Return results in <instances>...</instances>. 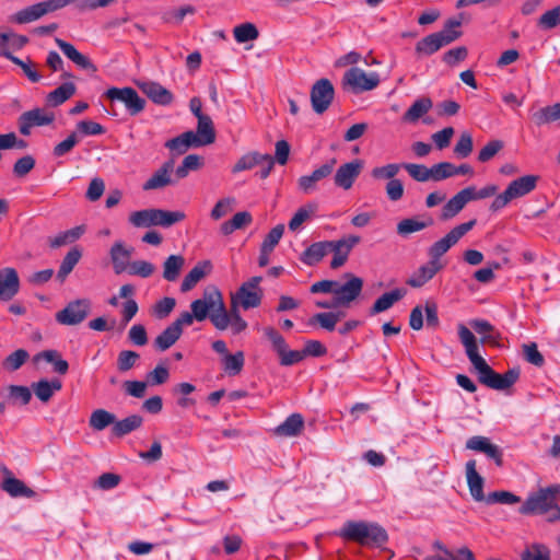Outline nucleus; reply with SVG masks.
Returning a JSON list of instances; mask_svg holds the SVG:
<instances>
[{
    "instance_id": "6e6552de",
    "label": "nucleus",
    "mask_w": 560,
    "mask_h": 560,
    "mask_svg": "<svg viewBox=\"0 0 560 560\" xmlns=\"http://www.w3.org/2000/svg\"><path fill=\"white\" fill-rule=\"evenodd\" d=\"M311 104L316 114L325 113L334 101L335 89L328 79L317 80L311 89Z\"/></svg>"
},
{
    "instance_id": "c85d7f7f",
    "label": "nucleus",
    "mask_w": 560,
    "mask_h": 560,
    "mask_svg": "<svg viewBox=\"0 0 560 560\" xmlns=\"http://www.w3.org/2000/svg\"><path fill=\"white\" fill-rule=\"evenodd\" d=\"M211 269L209 260L198 262L183 279L180 284L182 292L190 291Z\"/></svg>"
},
{
    "instance_id": "f03ea898",
    "label": "nucleus",
    "mask_w": 560,
    "mask_h": 560,
    "mask_svg": "<svg viewBox=\"0 0 560 560\" xmlns=\"http://www.w3.org/2000/svg\"><path fill=\"white\" fill-rule=\"evenodd\" d=\"M337 535L345 540L369 547H381L388 540V535L381 525L364 521H347Z\"/></svg>"
},
{
    "instance_id": "680f3d73",
    "label": "nucleus",
    "mask_w": 560,
    "mask_h": 560,
    "mask_svg": "<svg viewBox=\"0 0 560 560\" xmlns=\"http://www.w3.org/2000/svg\"><path fill=\"white\" fill-rule=\"evenodd\" d=\"M30 354L24 349H18L9 354L2 362V365L8 371L19 370L28 359Z\"/></svg>"
},
{
    "instance_id": "c756f323",
    "label": "nucleus",
    "mask_w": 560,
    "mask_h": 560,
    "mask_svg": "<svg viewBox=\"0 0 560 560\" xmlns=\"http://www.w3.org/2000/svg\"><path fill=\"white\" fill-rule=\"evenodd\" d=\"M77 92V86L72 82H65L46 96V102L51 107H57L72 97Z\"/></svg>"
},
{
    "instance_id": "37998d69",
    "label": "nucleus",
    "mask_w": 560,
    "mask_h": 560,
    "mask_svg": "<svg viewBox=\"0 0 560 560\" xmlns=\"http://www.w3.org/2000/svg\"><path fill=\"white\" fill-rule=\"evenodd\" d=\"M116 416L105 409L94 410L89 419V425L95 431H103L115 423Z\"/></svg>"
},
{
    "instance_id": "864d4df0",
    "label": "nucleus",
    "mask_w": 560,
    "mask_h": 560,
    "mask_svg": "<svg viewBox=\"0 0 560 560\" xmlns=\"http://www.w3.org/2000/svg\"><path fill=\"white\" fill-rule=\"evenodd\" d=\"M202 166V159L197 154H189L184 158L182 164L175 170L177 179L188 176L189 172L197 171Z\"/></svg>"
},
{
    "instance_id": "ea45409f",
    "label": "nucleus",
    "mask_w": 560,
    "mask_h": 560,
    "mask_svg": "<svg viewBox=\"0 0 560 560\" xmlns=\"http://www.w3.org/2000/svg\"><path fill=\"white\" fill-rule=\"evenodd\" d=\"M185 265V258L182 255H171L163 264V278L170 282L176 281Z\"/></svg>"
},
{
    "instance_id": "0e129e2a",
    "label": "nucleus",
    "mask_w": 560,
    "mask_h": 560,
    "mask_svg": "<svg viewBox=\"0 0 560 560\" xmlns=\"http://www.w3.org/2000/svg\"><path fill=\"white\" fill-rule=\"evenodd\" d=\"M518 502H521L520 497L505 490L490 492L486 499L487 504H515Z\"/></svg>"
},
{
    "instance_id": "2eb2a0df",
    "label": "nucleus",
    "mask_w": 560,
    "mask_h": 560,
    "mask_svg": "<svg viewBox=\"0 0 560 560\" xmlns=\"http://www.w3.org/2000/svg\"><path fill=\"white\" fill-rule=\"evenodd\" d=\"M20 290V279L14 268L7 267L0 270V301L12 300Z\"/></svg>"
},
{
    "instance_id": "8fccbe9b",
    "label": "nucleus",
    "mask_w": 560,
    "mask_h": 560,
    "mask_svg": "<svg viewBox=\"0 0 560 560\" xmlns=\"http://www.w3.org/2000/svg\"><path fill=\"white\" fill-rule=\"evenodd\" d=\"M197 119V135L203 140V142L207 145L213 143L215 141V130L211 117L205 115Z\"/></svg>"
},
{
    "instance_id": "dca6fc26",
    "label": "nucleus",
    "mask_w": 560,
    "mask_h": 560,
    "mask_svg": "<svg viewBox=\"0 0 560 560\" xmlns=\"http://www.w3.org/2000/svg\"><path fill=\"white\" fill-rule=\"evenodd\" d=\"M465 470L470 495L477 502H486L487 495H485L483 492L485 479L478 474L476 469V460H468L465 465Z\"/></svg>"
},
{
    "instance_id": "393cba45",
    "label": "nucleus",
    "mask_w": 560,
    "mask_h": 560,
    "mask_svg": "<svg viewBox=\"0 0 560 560\" xmlns=\"http://www.w3.org/2000/svg\"><path fill=\"white\" fill-rule=\"evenodd\" d=\"M328 241L311 244L300 256V260L306 266L317 265L329 253Z\"/></svg>"
},
{
    "instance_id": "79ce46f5",
    "label": "nucleus",
    "mask_w": 560,
    "mask_h": 560,
    "mask_svg": "<svg viewBox=\"0 0 560 560\" xmlns=\"http://www.w3.org/2000/svg\"><path fill=\"white\" fill-rule=\"evenodd\" d=\"M85 229L83 225L74 226L70 230L59 233L55 237L49 238V245L51 248H58L67 244H71L79 240Z\"/></svg>"
},
{
    "instance_id": "69168bd1",
    "label": "nucleus",
    "mask_w": 560,
    "mask_h": 560,
    "mask_svg": "<svg viewBox=\"0 0 560 560\" xmlns=\"http://www.w3.org/2000/svg\"><path fill=\"white\" fill-rule=\"evenodd\" d=\"M80 138L77 131H72L65 140L57 143L52 149V154L56 158H61L68 154L78 144Z\"/></svg>"
},
{
    "instance_id": "de8ad7c7",
    "label": "nucleus",
    "mask_w": 560,
    "mask_h": 560,
    "mask_svg": "<svg viewBox=\"0 0 560 560\" xmlns=\"http://www.w3.org/2000/svg\"><path fill=\"white\" fill-rule=\"evenodd\" d=\"M44 359L46 362L54 365V371L60 375L67 374L69 364L61 358V354L57 350H45L35 357V360Z\"/></svg>"
},
{
    "instance_id": "39448f33",
    "label": "nucleus",
    "mask_w": 560,
    "mask_h": 560,
    "mask_svg": "<svg viewBox=\"0 0 560 560\" xmlns=\"http://www.w3.org/2000/svg\"><path fill=\"white\" fill-rule=\"evenodd\" d=\"M476 225V219L453 228L444 237L434 242L429 248L431 260L439 262L440 258L448 252L466 233Z\"/></svg>"
},
{
    "instance_id": "aec40b11",
    "label": "nucleus",
    "mask_w": 560,
    "mask_h": 560,
    "mask_svg": "<svg viewBox=\"0 0 560 560\" xmlns=\"http://www.w3.org/2000/svg\"><path fill=\"white\" fill-rule=\"evenodd\" d=\"M336 160L332 159L330 162L323 164L320 167L313 171L311 175H305L299 179V188L308 194L316 187V183L331 174Z\"/></svg>"
},
{
    "instance_id": "bf43d9fd",
    "label": "nucleus",
    "mask_w": 560,
    "mask_h": 560,
    "mask_svg": "<svg viewBox=\"0 0 560 560\" xmlns=\"http://www.w3.org/2000/svg\"><path fill=\"white\" fill-rule=\"evenodd\" d=\"M8 397L13 402H20L21 405H27L32 399V392L27 386L23 385H9Z\"/></svg>"
},
{
    "instance_id": "c03bdc74",
    "label": "nucleus",
    "mask_w": 560,
    "mask_h": 560,
    "mask_svg": "<svg viewBox=\"0 0 560 560\" xmlns=\"http://www.w3.org/2000/svg\"><path fill=\"white\" fill-rule=\"evenodd\" d=\"M442 44L435 33H432L420 39L415 47L418 57L431 56L442 48Z\"/></svg>"
},
{
    "instance_id": "ddd939ff",
    "label": "nucleus",
    "mask_w": 560,
    "mask_h": 560,
    "mask_svg": "<svg viewBox=\"0 0 560 560\" xmlns=\"http://www.w3.org/2000/svg\"><path fill=\"white\" fill-rule=\"evenodd\" d=\"M175 161L170 159L165 161L160 168H158L153 175L143 184V190L161 189L168 185L175 184V180L171 177L174 172Z\"/></svg>"
},
{
    "instance_id": "5701e85b",
    "label": "nucleus",
    "mask_w": 560,
    "mask_h": 560,
    "mask_svg": "<svg viewBox=\"0 0 560 560\" xmlns=\"http://www.w3.org/2000/svg\"><path fill=\"white\" fill-rule=\"evenodd\" d=\"M538 179L539 177L537 175L518 177L509 184L506 190L513 199L524 197L536 188Z\"/></svg>"
},
{
    "instance_id": "4468645a",
    "label": "nucleus",
    "mask_w": 560,
    "mask_h": 560,
    "mask_svg": "<svg viewBox=\"0 0 560 560\" xmlns=\"http://www.w3.org/2000/svg\"><path fill=\"white\" fill-rule=\"evenodd\" d=\"M362 166L361 160H354L339 166L334 177L335 185L345 190L350 189L360 175Z\"/></svg>"
},
{
    "instance_id": "9d476101",
    "label": "nucleus",
    "mask_w": 560,
    "mask_h": 560,
    "mask_svg": "<svg viewBox=\"0 0 560 560\" xmlns=\"http://www.w3.org/2000/svg\"><path fill=\"white\" fill-rule=\"evenodd\" d=\"M221 292L215 287L207 288L203 291L202 298L197 299L190 303V310L197 322H203L211 316V312L218 304Z\"/></svg>"
},
{
    "instance_id": "9b49d317",
    "label": "nucleus",
    "mask_w": 560,
    "mask_h": 560,
    "mask_svg": "<svg viewBox=\"0 0 560 560\" xmlns=\"http://www.w3.org/2000/svg\"><path fill=\"white\" fill-rule=\"evenodd\" d=\"M54 120V113H47L45 109L37 107L20 115L18 119L19 131L23 136H30L33 127L48 126Z\"/></svg>"
},
{
    "instance_id": "13d9d810",
    "label": "nucleus",
    "mask_w": 560,
    "mask_h": 560,
    "mask_svg": "<svg viewBox=\"0 0 560 560\" xmlns=\"http://www.w3.org/2000/svg\"><path fill=\"white\" fill-rule=\"evenodd\" d=\"M223 369L229 375H237L244 366V353L242 351L235 354H226L222 359Z\"/></svg>"
},
{
    "instance_id": "052dcab7",
    "label": "nucleus",
    "mask_w": 560,
    "mask_h": 560,
    "mask_svg": "<svg viewBox=\"0 0 560 560\" xmlns=\"http://www.w3.org/2000/svg\"><path fill=\"white\" fill-rule=\"evenodd\" d=\"M560 25V4L546 11L537 21V26L541 30H552Z\"/></svg>"
},
{
    "instance_id": "603ef678",
    "label": "nucleus",
    "mask_w": 560,
    "mask_h": 560,
    "mask_svg": "<svg viewBox=\"0 0 560 560\" xmlns=\"http://www.w3.org/2000/svg\"><path fill=\"white\" fill-rule=\"evenodd\" d=\"M317 211V205L308 202L301 207L289 221V229L296 231L306 220H308Z\"/></svg>"
},
{
    "instance_id": "2f4dec72",
    "label": "nucleus",
    "mask_w": 560,
    "mask_h": 560,
    "mask_svg": "<svg viewBox=\"0 0 560 560\" xmlns=\"http://www.w3.org/2000/svg\"><path fill=\"white\" fill-rule=\"evenodd\" d=\"M303 428V417L300 413H292L275 429V433L279 436H296Z\"/></svg>"
},
{
    "instance_id": "f704fd0d",
    "label": "nucleus",
    "mask_w": 560,
    "mask_h": 560,
    "mask_svg": "<svg viewBox=\"0 0 560 560\" xmlns=\"http://www.w3.org/2000/svg\"><path fill=\"white\" fill-rule=\"evenodd\" d=\"M62 384L59 380H40L32 384L33 392L35 393L36 397L43 402L49 401L54 393L60 390Z\"/></svg>"
},
{
    "instance_id": "423d86ee",
    "label": "nucleus",
    "mask_w": 560,
    "mask_h": 560,
    "mask_svg": "<svg viewBox=\"0 0 560 560\" xmlns=\"http://www.w3.org/2000/svg\"><path fill=\"white\" fill-rule=\"evenodd\" d=\"M92 303L89 299L70 301L62 310L56 313V322L60 325L77 326L84 322L91 313Z\"/></svg>"
},
{
    "instance_id": "20e7f679",
    "label": "nucleus",
    "mask_w": 560,
    "mask_h": 560,
    "mask_svg": "<svg viewBox=\"0 0 560 560\" xmlns=\"http://www.w3.org/2000/svg\"><path fill=\"white\" fill-rule=\"evenodd\" d=\"M380 74L377 72L366 73L359 67H352L347 70L342 78V88L354 94L372 91L380 84Z\"/></svg>"
},
{
    "instance_id": "1a4fd4ad",
    "label": "nucleus",
    "mask_w": 560,
    "mask_h": 560,
    "mask_svg": "<svg viewBox=\"0 0 560 560\" xmlns=\"http://www.w3.org/2000/svg\"><path fill=\"white\" fill-rule=\"evenodd\" d=\"M343 278L347 279L343 284L337 281L335 298H337V304H340V306H349L351 302L360 296L363 280L350 272L345 273Z\"/></svg>"
},
{
    "instance_id": "72a5a7b5",
    "label": "nucleus",
    "mask_w": 560,
    "mask_h": 560,
    "mask_svg": "<svg viewBox=\"0 0 560 560\" xmlns=\"http://www.w3.org/2000/svg\"><path fill=\"white\" fill-rule=\"evenodd\" d=\"M82 257V250L79 246L72 247L67 255L63 257L59 270L57 272V280L63 282L66 278L71 273L75 265Z\"/></svg>"
},
{
    "instance_id": "49530a36",
    "label": "nucleus",
    "mask_w": 560,
    "mask_h": 560,
    "mask_svg": "<svg viewBox=\"0 0 560 560\" xmlns=\"http://www.w3.org/2000/svg\"><path fill=\"white\" fill-rule=\"evenodd\" d=\"M156 209H144L135 211L129 217V222L136 228H151L155 226Z\"/></svg>"
},
{
    "instance_id": "473e14b6",
    "label": "nucleus",
    "mask_w": 560,
    "mask_h": 560,
    "mask_svg": "<svg viewBox=\"0 0 560 560\" xmlns=\"http://www.w3.org/2000/svg\"><path fill=\"white\" fill-rule=\"evenodd\" d=\"M46 14H47V12H46L45 5L42 1V2L32 4L30 7H26L22 10L18 11L12 16V21H14L18 24H26V23L34 22Z\"/></svg>"
},
{
    "instance_id": "7c9ffc66",
    "label": "nucleus",
    "mask_w": 560,
    "mask_h": 560,
    "mask_svg": "<svg viewBox=\"0 0 560 560\" xmlns=\"http://www.w3.org/2000/svg\"><path fill=\"white\" fill-rule=\"evenodd\" d=\"M432 106L433 103L429 97H420L416 100L402 115V121L409 124L417 122L423 115H425L432 108Z\"/></svg>"
},
{
    "instance_id": "e433bc0d",
    "label": "nucleus",
    "mask_w": 560,
    "mask_h": 560,
    "mask_svg": "<svg viewBox=\"0 0 560 560\" xmlns=\"http://www.w3.org/2000/svg\"><path fill=\"white\" fill-rule=\"evenodd\" d=\"M253 217L248 211H241L235 213L231 220L221 224L220 231L223 235H230L236 230H241L249 225Z\"/></svg>"
},
{
    "instance_id": "7ed1b4c3",
    "label": "nucleus",
    "mask_w": 560,
    "mask_h": 560,
    "mask_svg": "<svg viewBox=\"0 0 560 560\" xmlns=\"http://www.w3.org/2000/svg\"><path fill=\"white\" fill-rule=\"evenodd\" d=\"M560 499V485H552L539 489L536 493L529 495L520 508L523 515L545 514L551 512L549 520H560V506L557 501Z\"/></svg>"
},
{
    "instance_id": "774afa93",
    "label": "nucleus",
    "mask_w": 560,
    "mask_h": 560,
    "mask_svg": "<svg viewBox=\"0 0 560 560\" xmlns=\"http://www.w3.org/2000/svg\"><path fill=\"white\" fill-rule=\"evenodd\" d=\"M140 359L139 353L132 350L120 351L117 358V369L120 372H127L131 370L138 360Z\"/></svg>"
},
{
    "instance_id": "6e6d98bb",
    "label": "nucleus",
    "mask_w": 560,
    "mask_h": 560,
    "mask_svg": "<svg viewBox=\"0 0 560 560\" xmlns=\"http://www.w3.org/2000/svg\"><path fill=\"white\" fill-rule=\"evenodd\" d=\"M343 316V313H317L315 314L308 322L310 325H313L315 323L319 324L320 327L328 331H332L336 327V324L340 320V318Z\"/></svg>"
},
{
    "instance_id": "09e8293b",
    "label": "nucleus",
    "mask_w": 560,
    "mask_h": 560,
    "mask_svg": "<svg viewBox=\"0 0 560 560\" xmlns=\"http://www.w3.org/2000/svg\"><path fill=\"white\" fill-rule=\"evenodd\" d=\"M533 119L537 126H542L560 119V103L542 107L533 115Z\"/></svg>"
},
{
    "instance_id": "58836bf2",
    "label": "nucleus",
    "mask_w": 560,
    "mask_h": 560,
    "mask_svg": "<svg viewBox=\"0 0 560 560\" xmlns=\"http://www.w3.org/2000/svg\"><path fill=\"white\" fill-rule=\"evenodd\" d=\"M460 25L462 22L459 20L450 19L446 21L444 27L435 33L443 47L452 44L462 36L463 33L458 30Z\"/></svg>"
},
{
    "instance_id": "a878e982",
    "label": "nucleus",
    "mask_w": 560,
    "mask_h": 560,
    "mask_svg": "<svg viewBox=\"0 0 560 560\" xmlns=\"http://www.w3.org/2000/svg\"><path fill=\"white\" fill-rule=\"evenodd\" d=\"M1 489L5 491L12 498H34L36 492L28 488L22 480L9 476L3 479L1 482Z\"/></svg>"
},
{
    "instance_id": "f8f14e48",
    "label": "nucleus",
    "mask_w": 560,
    "mask_h": 560,
    "mask_svg": "<svg viewBox=\"0 0 560 560\" xmlns=\"http://www.w3.org/2000/svg\"><path fill=\"white\" fill-rule=\"evenodd\" d=\"M361 241L360 236L350 235L338 241H328L329 253L334 254L330 261L331 269H338L346 264L352 248Z\"/></svg>"
},
{
    "instance_id": "6ab92c4d",
    "label": "nucleus",
    "mask_w": 560,
    "mask_h": 560,
    "mask_svg": "<svg viewBox=\"0 0 560 560\" xmlns=\"http://www.w3.org/2000/svg\"><path fill=\"white\" fill-rule=\"evenodd\" d=\"M469 325L477 334L482 335L480 338L481 343H488L492 347H500L501 334L491 323L486 319L476 318L471 319Z\"/></svg>"
},
{
    "instance_id": "a211bd4d",
    "label": "nucleus",
    "mask_w": 560,
    "mask_h": 560,
    "mask_svg": "<svg viewBox=\"0 0 560 560\" xmlns=\"http://www.w3.org/2000/svg\"><path fill=\"white\" fill-rule=\"evenodd\" d=\"M471 200V191L466 188L462 189L443 206L441 211V219L446 221L454 218Z\"/></svg>"
},
{
    "instance_id": "338daca9",
    "label": "nucleus",
    "mask_w": 560,
    "mask_h": 560,
    "mask_svg": "<svg viewBox=\"0 0 560 560\" xmlns=\"http://www.w3.org/2000/svg\"><path fill=\"white\" fill-rule=\"evenodd\" d=\"M522 560H550V550L545 545L534 544L522 553Z\"/></svg>"
},
{
    "instance_id": "0eeeda50",
    "label": "nucleus",
    "mask_w": 560,
    "mask_h": 560,
    "mask_svg": "<svg viewBox=\"0 0 560 560\" xmlns=\"http://www.w3.org/2000/svg\"><path fill=\"white\" fill-rule=\"evenodd\" d=\"M110 101L121 102L131 116L140 114L145 107V100L132 88H110L104 94Z\"/></svg>"
},
{
    "instance_id": "bb28decb",
    "label": "nucleus",
    "mask_w": 560,
    "mask_h": 560,
    "mask_svg": "<svg viewBox=\"0 0 560 560\" xmlns=\"http://www.w3.org/2000/svg\"><path fill=\"white\" fill-rule=\"evenodd\" d=\"M405 294L406 291L404 289H395L382 294L370 308V315L374 316L389 310L396 302L400 301Z\"/></svg>"
},
{
    "instance_id": "4be33fe9",
    "label": "nucleus",
    "mask_w": 560,
    "mask_h": 560,
    "mask_svg": "<svg viewBox=\"0 0 560 560\" xmlns=\"http://www.w3.org/2000/svg\"><path fill=\"white\" fill-rule=\"evenodd\" d=\"M261 299V290H252L245 285H241L235 294L232 295L231 301H235L236 305L242 306L244 310H249L259 306Z\"/></svg>"
},
{
    "instance_id": "5fc2aeb1",
    "label": "nucleus",
    "mask_w": 560,
    "mask_h": 560,
    "mask_svg": "<svg viewBox=\"0 0 560 560\" xmlns=\"http://www.w3.org/2000/svg\"><path fill=\"white\" fill-rule=\"evenodd\" d=\"M401 166L416 182L424 183L428 180H432L431 167L416 163H402Z\"/></svg>"
},
{
    "instance_id": "b1692460",
    "label": "nucleus",
    "mask_w": 560,
    "mask_h": 560,
    "mask_svg": "<svg viewBox=\"0 0 560 560\" xmlns=\"http://www.w3.org/2000/svg\"><path fill=\"white\" fill-rule=\"evenodd\" d=\"M442 268L440 262L430 260L427 265L421 266L408 280L407 284L412 288H421L431 280Z\"/></svg>"
},
{
    "instance_id": "3c124183",
    "label": "nucleus",
    "mask_w": 560,
    "mask_h": 560,
    "mask_svg": "<svg viewBox=\"0 0 560 560\" xmlns=\"http://www.w3.org/2000/svg\"><path fill=\"white\" fill-rule=\"evenodd\" d=\"M155 226L171 228L172 225L185 220L186 214L183 211H168L156 209Z\"/></svg>"
},
{
    "instance_id": "cd10ccee",
    "label": "nucleus",
    "mask_w": 560,
    "mask_h": 560,
    "mask_svg": "<svg viewBox=\"0 0 560 560\" xmlns=\"http://www.w3.org/2000/svg\"><path fill=\"white\" fill-rule=\"evenodd\" d=\"M109 255L115 273H122L127 269L131 249L126 248L121 242H116L112 246Z\"/></svg>"
},
{
    "instance_id": "c9c22d12",
    "label": "nucleus",
    "mask_w": 560,
    "mask_h": 560,
    "mask_svg": "<svg viewBox=\"0 0 560 560\" xmlns=\"http://www.w3.org/2000/svg\"><path fill=\"white\" fill-rule=\"evenodd\" d=\"M143 419L139 415H131L122 420H116L112 433L116 438H122L142 425Z\"/></svg>"
},
{
    "instance_id": "a18cd8bd",
    "label": "nucleus",
    "mask_w": 560,
    "mask_h": 560,
    "mask_svg": "<svg viewBox=\"0 0 560 560\" xmlns=\"http://www.w3.org/2000/svg\"><path fill=\"white\" fill-rule=\"evenodd\" d=\"M218 304L211 312L210 320L217 329L225 330L230 326L231 316H229L222 295L218 300Z\"/></svg>"
},
{
    "instance_id": "412c9836",
    "label": "nucleus",
    "mask_w": 560,
    "mask_h": 560,
    "mask_svg": "<svg viewBox=\"0 0 560 560\" xmlns=\"http://www.w3.org/2000/svg\"><path fill=\"white\" fill-rule=\"evenodd\" d=\"M55 43L63 52V55L78 67L85 70L96 71V67L93 65V62L86 56L81 54L72 44L58 37L55 38Z\"/></svg>"
},
{
    "instance_id": "a19ab883",
    "label": "nucleus",
    "mask_w": 560,
    "mask_h": 560,
    "mask_svg": "<svg viewBox=\"0 0 560 560\" xmlns=\"http://www.w3.org/2000/svg\"><path fill=\"white\" fill-rule=\"evenodd\" d=\"M180 336V330L171 324L154 339V347L160 351H165L170 349Z\"/></svg>"
},
{
    "instance_id": "4c0bfd02",
    "label": "nucleus",
    "mask_w": 560,
    "mask_h": 560,
    "mask_svg": "<svg viewBox=\"0 0 560 560\" xmlns=\"http://www.w3.org/2000/svg\"><path fill=\"white\" fill-rule=\"evenodd\" d=\"M433 224V219L428 218L425 221H419L416 218H407L398 222L397 224V233L402 236L407 237L412 233L422 231Z\"/></svg>"
},
{
    "instance_id": "f3484780",
    "label": "nucleus",
    "mask_w": 560,
    "mask_h": 560,
    "mask_svg": "<svg viewBox=\"0 0 560 560\" xmlns=\"http://www.w3.org/2000/svg\"><path fill=\"white\" fill-rule=\"evenodd\" d=\"M140 90L155 104L167 106L173 103V93L158 82L148 81L139 83Z\"/></svg>"
},
{
    "instance_id": "4d7b16f0",
    "label": "nucleus",
    "mask_w": 560,
    "mask_h": 560,
    "mask_svg": "<svg viewBox=\"0 0 560 560\" xmlns=\"http://www.w3.org/2000/svg\"><path fill=\"white\" fill-rule=\"evenodd\" d=\"M234 38L237 43L255 40L259 36L257 27L253 23H243L234 27Z\"/></svg>"
},
{
    "instance_id": "f257e3e1",
    "label": "nucleus",
    "mask_w": 560,
    "mask_h": 560,
    "mask_svg": "<svg viewBox=\"0 0 560 560\" xmlns=\"http://www.w3.org/2000/svg\"><path fill=\"white\" fill-rule=\"evenodd\" d=\"M458 338L465 348L470 363L478 372V380L481 384L497 390H505L513 386L521 375L520 368H512L504 374L493 371L486 360L479 354V346L475 335L464 324L457 326Z\"/></svg>"
},
{
    "instance_id": "e2e57ef3",
    "label": "nucleus",
    "mask_w": 560,
    "mask_h": 560,
    "mask_svg": "<svg viewBox=\"0 0 560 560\" xmlns=\"http://www.w3.org/2000/svg\"><path fill=\"white\" fill-rule=\"evenodd\" d=\"M261 153L254 151L241 156L232 168L233 173L252 170L260 163Z\"/></svg>"
}]
</instances>
